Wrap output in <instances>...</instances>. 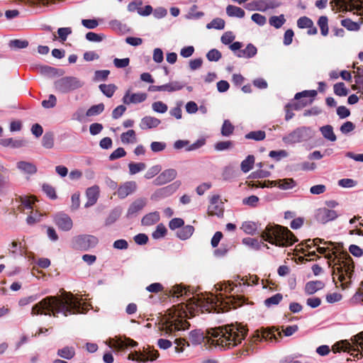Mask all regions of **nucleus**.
Masks as SVG:
<instances>
[{
  "instance_id": "nucleus-1",
  "label": "nucleus",
  "mask_w": 363,
  "mask_h": 363,
  "mask_svg": "<svg viewBox=\"0 0 363 363\" xmlns=\"http://www.w3.org/2000/svg\"><path fill=\"white\" fill-rule=\"evenodd\" d=\"M90 304L82 303L79 298L71 292L65 291L62 295L48 296L38 303L34 304L31 308L30 314L35 315H49L58 317L60 313L65 316L72 314L86 313L89 311Z\"/></svg>"
},
{
  "instance_id": "nucleus-2",
  "label": "nucleus",
  "mask_w": 363,
  "mask_h": 363,
  "mask_svg": "<svg viewBox=\"0 0 363 363\" xmlns=\"http://www.w3.org/2000/svg\"><path fill=\"white\" fill-rule=\"evenodd\" d=\"M216 291H220L218 294L214 295L212 293L206 296L195 298L194 304L196 308L201 310V312L207 311L208 313H224L242 306L246 303L247 298L242 295H230L237 284L233 282L228 281L220 283L215 285Z\"/></svg>"
},
{
  "instance_id": "nucleus-3",
  "label": "nucleus",
  "mask_w": 363,
  "mask_h": 363,
  "mask_svg": "<svg viewBox=\"0 0 363 363\" xmlns=\"http://www.w3.org/2000/svg\"><path fill=\"white\" fill-rule=\"evenodd\" d=\"M248 329L241 323H232L211 328V344L223 349H231L240 344L247 335Z\"/></svg>"
},
{
  "instance_id": "nucleus-4",
  "label": "nucleus",
  "mask_w": 363,
  "mask_h": 363,
  "mask_svg": "<svg viewBox=\"0 0 363 363\" xmlns=\"http://www.w3.org/2000/svg\"><path fill=\"white\" fill-rule=\"evenodd\" d=\"M328 266L332 268L333 281L337 279L343 289L348 288L354 274V262L343 247Z\"/></svg>"
},
{
  "instance_id": "nucleus-5",
  "label": "nucleus",
  "mask_w": 363,
  "mask_h": 363,
  "mask_svg": "<svg viewBox=\"0 0 363 363\" xmlns=\"http://www.w3.org/2000/svg\"><path fill=\"white\" fill-rule=\"evenodd\" d=\"M184 303L174 306L167 311L161 319L160 329L164 335H171L177 331L184 330L190 326L186 320L187 312Z\"/></svg>"
},
{
  "instance_id": "nucleus-6",
  "label": "nucleus",
  "mask_w": 363,
  "mask_h": 363,
  "mask_svg": "<svg viewBox=\"0 0 363 363\" xmlns=\"http://www.w3.org/2000/svg\"><path fill=\"white\" fill-rule=\"evenodd\" d=\"M261 237L264 241L279 247H289L298 242L295 235L286 227L275 224H268Z\"/></svg>"
},
{
  "instance_id": "nucleus-7",
  "label": "nucleus",
  "mask_w": 363,
  "mask_h": 363,
  "mask_svg": "<svg viewBox=\"0 0 363 363\" xmlns=\"http://www.w3.org/2000/svg\"><path fill=\"white\" fill-rule=\"evenodd\" d=\"M353 345L347 340L337 342L332 347L334 353L347 352L354 359H360L363 357V331L353 336L351 339Z\"/></svg>"
},
{
  "instance_id": "nucleus-8",
  "label": "nucleus",
  "mask_w": 363,
  "mask_h": 363,
  "mask_svg": "<svg viewBox=\"0 0 363 363\" xmlns=\"http://www.w3.org/2000/svg\"><path fill=\"white\" fill-rule=\"evenodd\" d=\"M35 204V199L33 196H18L15 201H13V208H16L19 212H25L26 210H31L30 215L27 218V223L28 225H33L40 221L43 215L38 213V211H33V205Z\"/></svg>"
},
{
  "instance_id": "nucleus-9",
  "label": "nucleus",
  "mask_w": 363,
  "mask_h": 363,
  "mask_svg": "<svg viewBox=\"0 0 363 363\" xmlns=\"http://www.w3.org/2000/svg\"><path fill=\"white\" fill-rule=\"evenodd\" d=\"M281 332L275 327L269 328H260L255 331L253 335L250 337V342L252 345H257L259 342L262 341H271L277 340L278 338H281Z\"/></svg>"
},
{
  "instance_id": "nucleus-10",
  "label": "nucleus",
  "mask_w": 363,
  "mask_h": 363,
  "mask_svg": "<svg viewBox=\"0 0 363 363\" xmlns=\"http://www.w3.org/2000/svg\"><path fill=\"white\" fill-rule=\"evenodd\" d=\"M83 85L84 82L75 77H63L54 82L55 91L62 94H67L80 89Z\"/></svg>"
},
{
  "instance_id": "nucleus-11",
  "label": "nucleus",
  "mask_w": 363,
  "mask_h": 363,
  "mask_svg": "<svg viewBox=\"0 0 363 363\" xmlns=\"http://www.w3.org/2000/svg\"><path fill=\"white\" fill-rule=\"evenodd\" d=\"M313 136V130L310 127L301 126L296 128L283 138L285 143L294 144L307 141Z\"/></svg>"
},
{
  "instance_id": "nucleus-12",
  "label": "nucleus",
  "mask_w": 363,
  "mask_h": 363,
  "mask_svg": "<svg viewBox=\"0 0 363 363\" xmlns=\"http://www.w3.org/2000/svg\"><path fill=\"white\" fill-rule=\"evenodd\" d=\"M107 345L110 347L114 348L118 351H123L126 349L136 347L138 345V342L125 336H120L116 337L115 338H110L107 342Z\"/></svg>"
},
{
  "instance_id": "nucleus-13",
  "label": "nucleus",
  "mask_w": 363,
  "mask_h": 363,
  "mask_svg": "<svg viewBox=\"0 0 363 363\" xmlns=\"http://www.w3.org/2000/svg\"><path fill=\"white\" fill-rule=\"evenodd\" d=\"M343 245L342 243H335L331 241L324 242L323 246L317 247V251L323 255L327 259L328 264L331 262L332 259L335 257L338 252L342 248Z\"/></svg>"
},
{
  "instance_id": "nucleus-14",
  "label": "nucleus",
  "mask_w": 363,
  "mask_h": 363,
  "mask_svg": "<svg viewBox=\"0 0 363 363\" xmlns=\"http://www.w3.org/2000/svg\"><path fill=\"white\" fill-rule=\"evenodd\" d=\"M99 242L96 237L91 235H81L75 237L73 240L74 246L80 250H87L95 247Z\"/></svg>"
},
{
  "instance_id": "nucleus-15",
  "label": "nucleus",
  "mask_w": 363,
  "mask_h": 363,
  "mask_svg": "<svg viewBox=\"0 0 363 363\" xmlns=\"http://www.w3.org/2000/svg\"><path fill=\"white\" fill-rule=\"evenodd\" d=\"M317 95L315 90L303 91L296 94L294 99L296 101L287 104V107L291 108L293 111L301 110L305 106L310 104V101L303 102L298 101L301 98L311 97L314 98Z\"/></svg>"
},
{
  "instance_id": "nucleus-16",
  "label": "nucleus",
  "mask_w": 363,
  "mask_h": 363,
  "mask_svg": "<svg viewBox=\"0 0 363 363\" xmlns=\"http://www.w3.org/2000/svg\"><path fill=\"white\" fill-rule=\"evenodd\" d=\"M158 357L159 352L157 350L148 347L143 352H135L134 353H130L128 355V359L138 362H146L148 360L153 361Z\"/></svg>"
},
{
  "instance_id": "nucleus-17",
  "label": "nucleus",
  "mask_w": 363,
  "mask_h": 363,
  "mask_svg": "<svg viewBox=\"0 0 363 363\" xmlns=\"http://www.w3.org/2000/svg\"><path fill=\"white\" fill-rule=\"evenodd\" d=\"M181 182L177 181L169 185L158 189L152 195L151 199L153 200H159L172 195L179 187Z\"/></svg>"
},
{
  "instance_id": "nucleus-18",
  "label": "nucleus",
  "mask_w": 363,
  "mask_h": 363,
  "mask_svg": "<svg viewBox=\"0 0 363 363\" xmlns=\"http://www.w3.org/2000/svg\"><path fill=\"white\" fill-rule=\"evenodd\" d=\"M338 213L336 211L328 208H320L316 211L315 217L318 222L325 224L337 218Z\"/></svg>"
},
{
  "instance_id": "nucleus-19",
  "label": "nucleus",
  "mask_w": 363,
  "mask_h": 363,
  "mask_svg": "<svg viewBox=\"0 0 363 363\" xmlns=\"http://www.w3.org/2000/svg\"><path fill=\"white\" fill-rule=\"evenodd\" d=\"M128 10L130 12L137 11L141 16H148L152 12V7L150 5L143 7L141 0H135L129 3Z\"/></svg>"
},
{
  "instance_id": "nucleus-20",
  "label": "nucleus",
  "mask_w": 363,
  "mask_h": 363,
  "mask_svg": "<svg viewBox=\"0 0 363 363\" xmlns=\"http://www.w3.org/2000/svg\"><path fill=\"white\" fill-rule=\"evenodd\" d=\"M55 222L60 229L65 231L71 230L73 226L72 218L64 213L56 214L55 216Z\"/></svg>"
},
{
  "instance_id": "nucleus-21",
  "label": "nucleus",
  "mask_w": 363,
  "mask_h": 363,
  "mask_svg": "<svg viewBox=\"0 0 363 363\" xmlns=\"http://www.w3.org/2000/svg\"><path fill=\"white\" fill-rule=\"evenodd\" d=\"M359 3V0H331L330 4L332 10L337 12L341 9L352 11V5ZM358 5L359 6L360 4Z\"/></svg>"
},
{
  "instance_id": "nucleus-22",
  "label": "nucleus",
  "mask_w": 363,
  "mask_h": 363,
  "mask_svg": "<svg viewBox=\"0 0 363 363\" xmlns=\"http://www.w3.org/2000/svg\"><path fill=\"white\" fill-rule=\"evenodd\" d=\"M147 97L146 93H131L130 90H128L122 100L125 104L129 105L130 104L142 103L147 99Z\"/></svg>"
},
{
  "instance_id": "nucleus-23",
  "label": "nucleus",
  "mask_w": 363,
  "mask_h": 363,
  "mask_svg": "<svg viewBox=\"0 0 363 363\" xmlns=\"http://www.w3.org/2000/svg\"><path fill=\"white\" fill-rule=\"evenodd\" d=\"M177 172L174 169H168L163 171L154 181L153 184L160 186L168 183L176 178Z\"/></svg>"
},
{
  "instance_id": "nucleus-24",
  "label": "nucleus",
  "mask_w": 363,
  "mask_h": 363,
  "mask_svg": "<svg viewBox=\"0 0 363 363\" xmlns=\"http://www.w3.org/2000/svg\"><path fill=\"white\" fill-rule=\"evenodd\" d=\"M137 184L134 181H129L120 185L116 192L120 199H125L128 195L135 191Z\"/></svg>"
},
{
  "instance_id": "nucleus-25",
  "label": "nucleus",
  "mask_w": 363,
  "mask_h": 363,
  "mask_svg": "<svg viewBox=\"0 0 363 363\" xmlns=\"http://www.w3.org/2000/svg\"><path fill=\"white\" fill-rule=\"evenodd\" d=\"M250 9L261 11H265L269 9H274L278 4L271 0H256L249 4Z\"/></svg>"
},
{
  "instance_id": "nucleus-26",
  "label": "nucleus",
  "mask_w": 363,
  "mask_h": 363,
  "mask_svg": "<svg viewBox=\"0 0 363 363\" xmlns=\"http://www.w3.org/2000/svg\"><path fill=\"white\" fill-rule=\"evenodd\" d=\"M267 183L271 187L278 185L280 189L284 190L291 189L296 186V182L291 178L278 179L275 181L267 180Z\"/></svg>"
},
{
  "instance_id": "nucleus-27",
  "label": "nucleus",
  "mask_w": 363,
  "mask_h": 363,
  "mask_svg": "<svg viewBox=\"0 0 363 363\" xmlns=\"http://www.w3.org/2000/svg\"><path fill=\"white\" fill-rule=\"evenodd\" d=\"M87 202L85 204V207H89L95 204L98 200L99 195V188L97 186H94L88 188L86 191Z\"/></svg>"
},
{
  "instance_id": "nucleus-28",
  "label": "nucleus",
  "mask_w": 363,
  "mask_h": 363,
  "mask_svg": "<svg viewBox=\"0 0 363 363\" xmlns=\"http://www.w3.org/2000/svg\"><path fill=\"white\" fill-rule=\"evenodd\" d=\"M147 204V201L144 198H139L135 200L129 206L128 210V216L135 215L141 211Z\"/></svg>"
},
{
  "instance_id": "nucleus-29",
  "label": "nucleus",
  "mask_w": 363,
  "mask_h": 363,
  "mask_svg": "<svg viewBox=\"0 0 363 363\" xmlns=\"http://www.w3.org/2000/svg\"><path fill=\"white\" fill-rule=\"evenodd\" d=\"M160 123V120L157 118L152 116H145L141 120L140 127L143 130L154 128H157Z\"/></svg>"
},
{
  "instance_id": "nucleus-30",
  "label": "nucleus",
  "mask_w": 363,
  "mask_h": 363,
  "mask_svg": "<svg viewBox=\"0 0 363 363\" xmlns=\"http://www.w3.org/2000/svg\"><path fill=\"white\" fill-rule=\"evenodd\" d=\"M207 336L201 330H194L189 333V340L192 345H200L204 342Z\"/></svg>"
},
{
  "instance_id": "nucleus-31",
  "label": "nucleus",
  "mask_w": 363,
  "mask_h": 363,
  "mask_svg": "<svg viewBox=\"0 0 363 363\" xmlns=\"http://www.w3.org/2000/svg\"><path fill=\"white\" fill-rule=\"evenodd\" d=\"M325 284L322 281H311L306 283L305 286V292L307 294H313L317 291L322 289Z\"/></svg>"
},
{
  "instance_id": "nucleus-32",
  "label": "nucleus",
  "mask_w": 363,
  "mask_h": 363,
  "mask_svg": "<svg viewBox=\"0 0 363 363\" xmlns=\"http://www.w3.org/2000/svg\"><path fill=\"white\" fill-rule=\"evenodd\" d=\"M1 145L4 147H11L13 148H19L26 145V142L24 140H13L11 138H4L0 140Z\"/></svg>"
},
{
  "instance_id": "nucleus-33",
  "label": "nucleus",
  "mask_w": 363,
  "mask_h": 363,
  "mask_svg": "<svg viewBox=\"0 0 363 363\" xmlns=\"http://www.w3.org/2000/svg\"><path fill=\"white\" fill-rule=\"evenodd\" d=\"M17 167L22 172L29 174H33L37 172L36 166L34 164L28 162H18L17 163Z\"/></svg>"
},
{
  "instance_id": "nucleus-34",
  "label": "nucleus",
  "mask_w": 363,
  "mask_h": 363,
  "mask_svg": "<svg viewBox=\"0 0 363 363\" xmlns=\"http://www.w3.org/2000/svg\"><path fill=\"white\" fill-rule=\"evenodd\" d=\"M194 228L192 225H183L177 232V235L181 240H186L189 238L194 233Z\"/></svg>"
},
{
  "instance_id": "nucleus-35",
  "label": "nucleus",
  "mask_w": 363,
  "mask_h": 363,
  "mask_svg": "<svg viewBox=\"0 0 363 363\" xmlns=\"http://www.w3.org/2000/svg\"><path fill=\"white\" fill-rule=\"evenodd\" d=\"M257 50L255 45L252 44H248L245 49L240 50L238 52L237 56L239 57L251 58L257 54Z\"/></svg>"
},
{
  "instance_id": "nucleus-36",
  "label": "nucleus",
  "mask_w": 363,
  "mask_h": 363,
  "mask_svg": "<svg viewBox=\"0 0 363 363\" xmlns=\"http://www.w3.org/2000/svg\"><path fill=\"white\" fill-rule=\"evenodd\" d=\"M162 86L163 91L172 92L182 89L185 86V84L182 82L174 81Z\"/></svg>"
},
{
  "instance_id": "nucleus-37",
  "label": "nucleus",
  "mask_w": 363,
  "mask_h": 363,
  "mask_svg": "<svg viewBox=\"0 0 363 363\" xmlns=\"http://www.w3.org/2000/svg\"><path fill=\"white\" fill-rule=\"evenodd\" d=\"M320 131L321 132L323 137L332 142H334L336 140L337 138L333 132V128L330 125H326L324 126H322L320 128Z\"/></svg>"
},
{
  "instance_id": "nucleus-38",
  "label": "nucleus",
  "mask_w": 363,
  "mask_h": 363,
  "mask_svg": "<svg viewBox=\"0 0 363 363\" xmlns=\"http://www.w3.org/2000/svg\"><path fill=\"white\" fill-rule=\"evenodd\" d=\"M226 13L229 16L243 18L245 16V11L238 6L228 5L226 8Z\"/></svg>"
},
{
  "instance_id": "nucleus-39",
  "label": "nucleus",
  "mask_w": 363,
  "mask_h": 363,
  "mask_svg": "<svg viewBox=\"0 0 363 363\" xmlns=\"http://www.w3.org/2000/svg\"><path fill=\"white\" fill-rule=\"evenodd\" d=\"M57 355L67 359H71L75 355V350L73 347L66 346L57 350Z\"/></svg>"
},
{
  "instance_id": "nucleus-40",
  "label": "nucleus",
  "mask_w": 363,
  "mask_h": 363,
  "mask_svg": "<svg viewBox=\"0 0 363 363\" xmlns=\"http://www.w3.org/2000/svg\"><path fill=\"white\" fill-rule=\"evenodd\" d=\"M121 142L124 144L135 143L137 141L136 134L134 130H129L121 135Z\"/></svg>"
},
{
  "instance_id": "nucleus-41",
  "label": "nucleus",
  "mask_w": 363,
  "mask_h": 363,
  "mask_svg": "<svg viewBox=\"0 0 363 363\" xmlns=\"http://www.w3.org/2000/svg\"><path fill=\"white\" fill-rule=\"evenodd\" d=\"M170 294L172 296H176L177 298L182 296L184 295L189 296L190 294V291L187 289L186 287L182 286V285H176L172 287L170 291Z\"/></svg>"
},
{
  "instance_id": "nucleus-42",
  "label": "nucleus",
  "mask_w": 363,
  "mask_h": 363,
  "mask_svg": "<svg viewBox=\"0 0 363 363\" xmlns=\"http://www.w3.org/2000/svg\"><path fill=\"white\" fill-rule=\"evenodd\" d=\"M255 164V157L253 155H248L240 164L241 170L246 173L253 168Z\"/></svg>"
},
{
  "instance_id": "nucleus-43",
  "label": "nucleus",
  "mask_w": 363,
  "mask_h": 363,
  "mask_svg": "<svg viewBox=\"0 0 363 363\" xmlns=\"http://www.w3.org/2000/svg\"><path fill=\"white\" fill-rule=\"evenodd\" d=\"M18 4H24L30 6L44 5L48 6L53 3V0H16Z\"/></svg>"
},
{
  "instance_id": "nucleus-44",
  "label": "nucleus",
  "mask_w": 363,
  "mask_h": 363,
  "mask_svg": "<svg viewBox=\"0 0 363 363\" xmlns=\"http://www.w3.org/2000/svg\"><path fill=\"white\" fill-rule=\"evenodd\" d=\"M42 145L46 149H51L54 146V134L50 132L45 133L42 138Z\"/></svg>"
},
{
  "instance_id": "nucleus-45",
  "label": "nucleus",
  "mask_w": 363,
  "mask_h": 363,
  "mask_svg": "<svg viewBox=\"0 0 363 363\" xmlns=\"http://www.w3.org/2000/svg\"><path fill=\"white\" fill-rule=\"evenodd\" d=\"M99 89L104 95L110 98L114 94L116 90L117 89V86L113 84H102L99 85Z\"/></svg>"
},
{
  "instance_id": "nucleus-46",
  "label": "nucleus",
  "mask_w": 363,
  "mask_h": 363,
  "mask_svg": "<svg viewBox=\"0 0 363 363\" xmlns=\"http://www.w3.org/2000/svg\"><path fill=\"white\" fill-rule=\"evenodd\" d=\"M235 127L231 122L229 120H225L221 128L222 135L228 137L233 133Z\"/></svg>"
},
{
  "instance_id": "nucleus-47",
  "label": "nucleus",
  "mask_w": 363,
  "mask_h": 363,
  "mask_svg": "<svg viewBox=\"0 0 363 363\" xmlns=\"http://www.w3.org/2000/svg\"><path fill=\"white\" fill-rule=\"evenodd\" d=\"M318 25L320 29V33L323 36L328 34V19L327 16H322L318 21Z\"/></svg>"
},
{
  "instance_id": "nucleus-48",
  "label": "nucleus",
  "mask_w": 363,
  "mask_h": 363,
  "mask_svg": "<svg viewBox=\"0 0 363 363\" xmlns=\"http://www.w3.org/2000/svg\"><path fill=\"white\" fill-rule=\"evenodd\" d=\"M257 225L252 221H245L242 224L241 229L248 235H253L257 230Z\"/></svg>"
},
{
  "instance_id": "nucleus-49",
  "label": "nucleus",
  "mask_w": 363,
  "mask_h": 363,
  "mask_svg": "<svg viewBox=\"0 0 363 363\" xmlns=\"http://www.w3.org/2000/svg\"><path fill=\"white\" fill-rule=\"evenodd\" d=\"M286 19L284 18V16L283 14L277 16H274L269 18V23L272 26H274L276 28H281L285 23Z\"/></svg>"
},
{
  "instance_id": "nucleus-50",
  "label": "nucleus",
  "mask_w": 363,
  "mask_h": 363,
  "mask_svg": "<svg viewBox=\"0 0 363 363\" xmlns=\"http://www.w3.org/2000/svg\"><path fill=\"white\" fill-rule=\"evenodd\" d=\"M341 25L349 30L357 31L359 29V24L352 21L350 18H345L341 21Z\"/></svg>"
},
{
  "instance_id": "nucleus-51",
  "label": "nucleus",
  "mask_w": 363,
  "mask_h": 363,
  "mask_svg": "<svg viewBox=\"0 0 363 363\" xmlns=\"http://www.w3.org/2000/svg\"><path fill=\"white\" fill-rule=\"evenodd\" d=\"M266 134L263 130L252 131L245 135V138L255 140L257 141L262 140L265 138Z\"/></svg>"
},
{
  "instance_id": "nucleus-52",
  "label": "nucleus",
  "mask_w": 363,
  "mask_h": 363,
  "mask_svg": "<svg viewBox=\"0 0 363 363\" xmlns=\"http://www.w3.org/2000/svg\"><path fill=\"white\" fill-rule=\"evenodd\" d=\"M129 171L130 174H135L138 172L144 170L146 165L143 162H130L128 164Z\"/></svg>"
},
{
  "instance_id": "nucleus-53",
  "label": "nucleus",
  "mask_w": 363,
  "mask_h": 363,
  "mask_svg": "<svg viewBox=\"0 0 363 363\" xmlns=\"http://www.w3.org/2000/svg\"><path fill=\"white\" fill-rule=\"evenodd\" d=\"M258 281H259V277L257 275H250L249 277H242V279H240V281L239 282V285H240V286H241L242 284L244 286H250V285H252V284H257L258 283Z\"/></svg>"
},
{
  "instance_id": "nucleus-54",
  "label": "nucleus",
  "mask_w": 363,
  "mask_h": 363,
  "mask_svg": "<svg viewBox=\"0 0 363 363\" xmlns=\"http://www.w3.org/2000/svg\"><path fill=\"white\" fill-rule=\"evenodd\" d=\"M282 298L283 296L281 294H276L275 295L265 299L264 304L267 307L278 305Z\"/></svg>"
},
{
  "instance_id": "nucleus-55",
  "label": "nucleus",
  "mask_w": 363,
  "mask_h": 363,
  "mask_svg": "<svg viewBox=\"0 0 363 363\" xmlns=\"http://www.w3.org/2000/svg\"><path fill=\"white\" fill-rule=\"evenodd\" d=\"M334 93L339 96H345L348 94V89L343 82H339L333 86Z\"/></svg>"
},
{
  "instance_id": "nucleus-56",
  "label": "nucleus",
  "mask_w": 363,
  "mask_h": 363,
  "mask_svg": "<svg viewBox=\"0 0 363 363\" xmlns=\"http://www.w3.org/2000/svg\"><path fill=\"white\" fill-rule=\"evenodd\" d=\"M159 220V216L156 213L147 214L142 219L143 225H150L155 223Z\"/></svg>"
},
{
  "instance_id": "nucleus-57",
  "label": "nucleus",
  "mask_w": 363,
  "mask_h": 363,
  "mask_svg": "<svg viewBox=\"0 0 363 363\" xmlns=\"http://www.w3.org/2000/svg\"><path fill=\"white\" fill-rule=\"evenodd\" d=\"M104 110V104H99L97 105H94L90 107L86 111L87 116H94L100 114Z\"/></svg>"
},
{
  "instance_id": "nucleus-58",
  "label": "nucleus",
  "mask_w": 363,
  "mask_h": 363,
  "mask_svg": "<svg viewBox=\"0 0 363 363\" xmlns=\"http://www.w3.org/2000/svg\"><path fill=\"white\" fill-rule=\"evenodd\" d=\"M167 230L166 227L160 223L157 226L156 230L152 233V238L154 239H160L166 235Z\"/></svg>"
},
{
  "instance_id": "nucleus-59",
  "label": "nucleus",
  "mask_w": 363,
  "mask_h": 363,
  "mask_svg": "<svg viewBox=\"0 0 363 363\" xmlns=\"http://www.w3.org/2000/svg\"><path fill=\"white\" fill-rule=\"evenodd\" d=\"M297 26L300 28H308L312 27L313 21L307 16H302L298 19Z\"/></svg>"
},
{
  "instance_id": "nucleus-60",
  "label": "nucleus",
  "mask_w": 363,
  "mask_h": 363,
  "mask_svg": "<svg viewBox=\"0 0 363 363\" xmlns=\"http://www.w3.org/2000/svg\"><path fill=\"white\" fill-rule=\"evenodd\" d=\"M352 300L354 303H363V281L361 282L359 287L353 296Z\"/></svg>"
},
{
  "instance_id": "nucleus-61",
  "label": "nucleus",
  "mask_w": 363,
  "mask_h": 363,
  "mask_svg": "<svg viewBox=\"0 0 363 363\" xmlns=\"http://www.w3.org/2000/svg\"><path fill=\"white\" fill-rule=\"evenodd\" d=\"M43 190L50 199L53 200L57 199L55 189L50 184H44L43 185Z\"/></svg>"
},
{
  "instance_id": "nucleus-62",
  "label": "nucleus",
  "mask_w": 363,
  "mask_h": 363,
  "mask_svg": "<svg viewBox=\"0 0 363 363\" xmlns=\"http://www.w3.org/2000/svg\"><path fill=\"white\" fill-rule=\"evenodd\" d=\"M9 250L12 254L19 253V254L22 255L23 252V250L22 249V243L17 240H13L11 242Z\"/></svg>"
},
{
  "instance_id": "nucleus-63",
  "label": "nucleus",
  "mask_w": 363,
  "mask_h": 363,
  "mask_svg": "<svg viewBox=\"0 0 363 363\" xmlns=\"http://www.w3.org/2000/svg\"><path fill=\"white\" fill-rule=\"evenodd\" d=\"M38 298V296L37 294L30 295L29 296L23 297L19 299L18 305L21 307L26 306L34 301H35Z\"/></svg>"
},
{
  "instance_id": "nucleus-64",
  "label": "nucleus",
  "mask_w": 363,
  "mask_h": 363,
  "mask_svg": "<svg viewBox=\"0 0 363 363\" xmlns=\"http://www.w3.org/2000/svg\"><path fill=\"white\" fill-rule=\"evenodd\" d=\"M225 27V21L222 18H216L208 24V28L223 29Z\"/></svg>"
}]
</instances>
